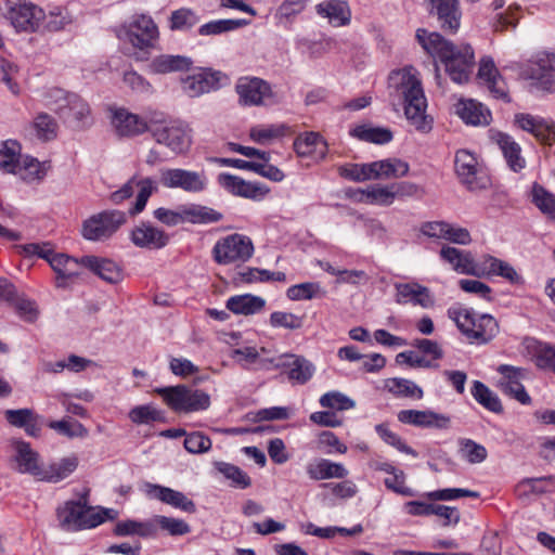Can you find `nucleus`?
Returning a JSON list of instances; mask_svg holds the SVG:
<instances>
[{
  "mask_svg": "<svg viewBox=\"0 0 555 555\" xmlns=\"http://www.w3.org/2000/svg\"><path fill=\"white\" fill-rule=\"evenodd\" d=\"M416 39L431 56H438L451 79L456 83L468 80L474 66V51L470 46H454L438 33L417 29Z\"/></svg>",
  "mask_w": 555,
  "mask_h": 555,
  "instance_id": "nucleus-1",
  "label": "nucleus"
},
{
  "mask_svg": "<svg viewBox=\"0 0 555 555\" xmlns=\"http://www.w3.org/2000/svg\"><path fill=\"white\" fill-rule=\"evenodd\" d=\"M389 85L402 99L404 115L410 124L420 131H429L433 119L426 114L427 100L418 72L412 66L392 72L389 76Z\"/></svg>",
  "mask_w": 555,
  "mask_h": 555,
  "instance_id": "nucleus-2",
  "label": "nucleus"
},
{
  "mask_svg": "<svg viewBox=\"0 0 555 555\" xmlns=\"http://www.w3.org/2000/svg\"><path fill=\"white\" fill-rule=\"evenodd\" d=\"M89 490H85L78 500H68L55 511L59 526L65 531L92 529L106 519H115L117 512L112 508H96L88 505Z\"/></svg>",
  "mask_w": 555,
  "mask_h": 555,
  "instance_id": "nucleus-3",
  "label": "nucleus"
},
{
  "mask_svg": "<svg viewBox=\"0 0 555 555\" xmlns=\"http://www.w3.org/2000/svg\"><path fill=\"white\" fill-rule=\"evenodd\" d=\"M150 133L156 143L175 154L185 153L191 146V130L182 121L168 119L162 112H150Z\"/></svg>",
  "mask_w": 555,
  "mask_h": 555,
  "instance_id": "nucleus-4",
  "label": "nucleus"
},
{
  "mask_svg": "<svg viewBox=\"0 0 555 555\" xmlns=\"http://www.w3.org/2000/svg\"><path fill=\"white\" fill-rule=\"evenodd\" d=\"M448 317L472 343L486 344L499 332L498 322L490 314H476L466 308H450Z\"/></svg>",
  "mask_w": 555,
  "mask_h": 555,
  "instance_id": "nucleus-5",
  "label": "nucleus"
},
{
  "mask_svg": "<svg viewBox=\"0 0 555 555\" xmlns=\"http://www.w3.org/2000/svg\"><path fill=\"white\" fill-rule=\"evenodd\" d=\"M49 104L56 114L75 128H82L90 124V105L78 94L53 88L48 93Z\"/></svg>",
  "mask_w": 555,
  "mask_h": 555,
  "instance_id": "nucleus-6",
  "label": "nucleus"
},
{
  "mask_svg": "<svg viewBox=\"0 0 555 555\" xmlns=\"http://www.w3.org/2000/svg\"><path fill=\"white\" fill-rule=\"evenodd\" d=\"M26 256H38L46 259L56 273V286L63 287L66 282L77 278L85 268L82 257L78 260L64 254H55L49 243H30L23 247Z\"/></svg>",
  "mask_w": 555,
  "mask_h": 555,
  "instance_id": "nucleus-7",
  "label": "nucleus"
},
{
  "mask_svg": "<svg viewBox=\"0 0 555 555\" xmlns=\"http://www.w3.org/2000/svg\"><path fill=\"white\" fill-rule=\"evenodd\" d=\"M166 404L176 412H195L207 410L210 405V397L203 390L191 389L184 385L156 389Z\"/></svg>",
  "mask_w": 555,
  "mask_h": 555,
  "instance_id": "nucleus-8",
  "label": "nucleus"
},
{
  "mask_svg": "<svg viewBox=\"0 0 555 555\" xmlns=\"http://www.w3.org/2000/svg\"><path fill=\"white\" fill-rule=\"evenodd\" d=\"M126 221V212L121 210H103L83 221L81 234L89 241H105L112 237Z\"/></svg>",
  "mask_w": 555,
  "mask_h": 555,
  "instance_id": "nucleus-9",
  "label": "nucleus"
},
{
  "mask_svg": "<svg viewBox=\"0 0 555 555\" xmlns=\"http://www.w3.org/2000/svg\"><path fill=\"white\" fill-rule=\"evenodd\" d=\"M254 254V244L251 240L242 234H231L219 240L212 248L214 260L219 264H229L232 262H245Z\"/></svg>",
  "mask_w": 555,
  "mask_h": 555,
  "instance_id": "nucleus-10",
  "label": "nucleus"
},
{
  "mask_svg": "<svg viewBox=\"0 0 555 555\" xmlns=\"http://www.w3.org/2000/svg\"><path fill=\"white\" fill-rule=\"evenodd\" d=\"M135 188H138L139 192L134 204L129 208V215H139L144 210L150 196L157 191L156 183L152 178L146 177L139 179L137 176L131 177L120 189L111 193V203L119 205L126 199H129L133 195Z\"/></svg>",
  "mask_w": 555,
  "mask_h": 555,
  "instance_id": "nucleus-11",
  "label": "nucleus"
},
{
  "mask_svg": "<svg viewBox=\"0 0 555 555\" xmlns=\"http://www.w3.org/2000/svg\"><path fill=\"white\" fill-rule=\"evenodd\" d=\"M4 16L17 31L34 33L44 20V11L25 0L5 2Z\"/></svg>",
  "mask_w": 555,
  "mask_h": 555,
  "instance_id": "nucleus-12",
  "label": "nucleus"
},
{
  "mask_svg": "<svg viewBox=\"0 0 555 555\" xmlns=\"http://www.w3.org/2000/svg\"><path fill=\"white\" fill-rule=\"evenodd\" d=\"M125 28L126 39L133 48L142 51L156 48L159 31L151 16H134Z\"/></svg>",
  "mask_w": 555,
  "mask_h": 555,
  "instance_id": "nucleus-13",
  "label": "nucleus"
},
{
  "mask_svg": "<svg viewBox=\"0 0 555 555\" xmlns=\"http://www.w3.org/2000/svg\"><path fill=\"white\" fill-rule=\"evenodd\" d=\"M159 175L162 185L168 189H181L189 193H199L207 186V179L203 172L180 168H164Z\"/></svg>",
  "mask_w": 555,
  "mask_h": 555,
  "instance_id": "nucleus-14",
  "label": "nucleus"
},
{
  "mask_svg": "<svg viewBox=\"0 0 555 555\" xmlns=\"http://www.w3.org/2000/svg\"><path fill=\"white\" fill-rule=\"evenodd\" d=\"M554 72L555 54L540 53L537 55L535 60L530 63L528 68L524 72V75L527 79L532 80V85L538 89L553 93L555 92Z\"/></svg>",
  "mask_w": 555,
  "mask_h": 555,
  "instance_id": "nucleus-15",
  "label": "nucleus"
},
{
  "mask_svg": "<svg viewBox=\"0 0 555 555\" xmlns=\"http://www.w3.org/2000/svg\"><path fill=\"white\" fill-rule=\"evenodd\" d=\"M274 367L280 369L293 385H305L313 376L315 367L302 356L285 353L275 359Z\"/></svg>",
  "mask_w": 555,
  "mask_h": 555,
  "instance_id": "nucleus-16",
  "label": "nucleus"
},
{
  "mask_svg": "<svg viewBox=\"0 0 555 555\" xmlns=\"http://www.w3.org/2000/svg\"><path fill=\"white\" fill-rule=\"evenodd\" d=\"M496 371L502 375L499 385L501 390L521 404H530L531 398L527 393L521 380L527 378L528 370L507 364H501Z\"/></svg>",
  "mask_w": 555,
  "mask_h": 555,
  "instance_id": "nucleus-17",
  "label": "nucleus"
},
{
  "mask_svg": "<svg viewBox=\"0 0 555 555\" xmlns=\"http://www.w3.org/2000/svg\"><path fill=\"white\" fill-rule=\"evenodd\" d=\"M227 76L221 72L211 69H202L198 73L190 75L182 79L183 92L190 98H197L221 86Z\"/></svg>",
  "mask_w": 555,
  "mask_h": 555,
  "instance_id": "nucleus-18",
  "label": "nucleus"
},
{
  "mask_svg": "<svg viewBox=\"0 0 555 555\" xmlns=\"http://www.w3.org/2000/svg\"><path fill=\"white\" fill-rule=\"evenodd\" d=\"M235 90L240 103L245 106L261 105L264 99L271 96L269 83L258 77H241Z\"/></svg>",
  "mask_w": 555,
  "mask_h": 555,
  "instance_id": "nucleus-19",
  "label": "nucleus"
},
{
  "mask_svg": "<svg viewBox=\"0 0 555 555\" xmlns=\"http://www.w3.org/2000/svg\"><path fill=\"white\" fill-rule=\"evenodd\" d=\"M218 183L233 195L255 201L262 199L269 193V189L262 183L245 181L227 172L218 176Z\"/></svg>",
  "mask_w": 555,
  "mask_h": 555,
  "instance_id": "nucleus-20",
  "label": "nucleus"
},
{
  "mask_svg": "<svg viewBox=\"0 0 555 555\" xmlns=\"http://www.w3.org/2000/svg\"><path fill=\"white\" fill-rule=\"evenodd\" d=\"M170 236L164 230L150 222H141L130 232V241L139 248L157 250L169 243Z\"/></svg>",
  "mask_w": 555,
  "mask_h": 555,
  "instance_id": "nucleus-21",
  "label": "nucleus"
},
{
  "mask_svg": "<svg viewBox=\"0 0 555 555\" xmlns=\"http://www.w3.org/2000/svg\"><path fill=\"white\" fill-rule=\"evenodd\" d=\"M455 171L461 181L472 190L485 189L488 184L487 178L478 177V162L476 157L466 150L457 151L455 154Z\"/></svg>",
  "mask_w": 555,
  "mask_h": 555,
  "instance_id": "nucleus-22",
  "label": "nucleus"
},
{
  "mask_svg": "<svg viewBox=\"0 0 555 555\" xmlns=\"http://www.w3.org/2000/svg\"><path fill=\"white\" fill-rule=\"evenodd\" d=\"M112 125L119 137H135L150 132V113L143 118L125 108H119L113 114Z\"/></svg>",
  "mask_w": 555,
  "mask_h": 555,
  "instance_id": "nucleus-23",
  "label": "nucleus"
},
{
  "mask_svg": "<svg viewBox=\"0 0 555 555\" xmlns=\"http://www.w3.org/2000/svg\"><path fill=\"white\" fill-rule=\"evenodd\" d=\"M146 495L157 499L160 502L168 504L182 512L193 514L196 512L195 503L189 499L183 492L173 490L160 485L146 482L144 485Z\"/></svg>",
  "mask_w": 555,
  "mask_h": 555,
  "instance_id": "nucleus-24",
  "label": "nucleus"
},
{
  "mask_svg": "<svg viewBox=\"0 0 555 555\" xmlns=\"http://www.w3.org/2000/svg\"><path fill=\"white\" fill-rule=\"evenodd\" d=\"M478 78L487 86L490 93L495 99L509 102L506 82L496 69L494 62L490 57H483L480 61Z\"/></svg>",
  "mask_w": 555,
  "mask_h": 555,
  "instance_id": "nucleus-25",
  "label": "nucleus"
},
{
  "mask_svg": "<svg viewBox=\"0 0 555 555\" xmlns=\"http://www.w3.org/2000/svg\"><path fill=\"white\" fill-rule=\"evenodd\" d=\"M396 288V302L399 305L413 304L422 308H431L435 304L430 291L416 282L411 283H397Z\"/></svg>",
  "mask_w": 555,
  "mask_h": 555,
  "instance_id": "nucleus-26",
  "label": "nucleus"
},
{
  "mask_svg": "<svg viewBox=\"0 0 555 555\" xmlns=\"http://www.w3.org/2000/svg\"><path fill=\"white\" fill-rule=\"evenodd\" d=\"M440 257L448 262L452 269L462 274L482 276L480 263H477L472 254L451 246H444L440 250Z\"/></svg>",
  "mask_w": 555,
  "mask_h": 555,
  "instance_id": "nucleus-27",
  "label": "nucleus"
},
{
  "mask_svg": "<svg viewBox=\"0 0 555 555\" xmlns=\"http://www.w3.org/2000/svg\"><path fill=\"white\" fill-rule=\"evenodd\" d=\"M491 140L501 150L507 166L515 172L526 167V160L521 156L520 145L508 134L496 131L492 132Z\"/></svg>",
  "mask_w": 555,
  "mask_h": 555,
  "instance_id": "nucleus-28",
  "label": "nucleus"
},
{
  "mask_svg": "<svg viewBox=\"0 0 555 555\" xmlns=\"http://www.w3.org/2000/svg\"><path fill=\"white\" fill-rule=\"evenodd\" d=\"M294 149L298 156L312 157L322 160L327 154L326 141L317 132H306L294 141Z\"/></svg>",
  "mask_w": 555,
  "mask_h": 555,
  "instance_id": "nucleus-29",
  "label": "nucleus"
},
{
  "mask_svg": "<svg viewBox=\"0 0 555 555\" xmlns=\"http://www.w3.org/2000/svg\"><path fill=\"white\" fill-rule=\"evenodd\" d=\"M398 421L416 427H447L449 418L436 412L425 410H402L398 413Z\"/></svg>",
  "mask_w": 555,
  "mask_h": 555,
  "instance_id": "nucleus-30",
  "label": "nucleus"
},
{
  "mask_svg": "<svg viewBox=\"0 0 555 555\" xmlns=\"http://www.w3.org/2000/svg\"><path fill=\"white\" fill-rule=\"evenodd\" d=\"M370 180L401 178L408 175L409 164L399 158H386L367 164Z\"/></svg>",
  "mask_w": 555,
  "mask_h": 555,
  "instance_id": "nucleus-31",
  "label": "nucleus"
},
{
  "mask_svg": "<svg viewBox=\"0 0 555 555\" xmlns=\"http://www.w3.org/2000/svg\"><path fill=\"white\" fill-rule=\"evenodd\" d=\"M193 61L184 55L160 54L155 56L149 64V70L153 74L166 75L170 73L188 72Z\"/></svg>",
  "mask_w": 555,
  "mask_h": 555,
  "instance_id": "nucleus-32",
  "label": "nucleus"
},
{
  "mask_svg": "<svg viewBox=\"0 0 555 555\" xmlns=\"http://www.w3.org/2000/svg\"><path fill=\"white\" fill-rule=\"evenodd\" d=\"M480 271L483 275H498L507 280L512 284H522V276L508 262L487 255L480 262Z\"/></svg>",
  "mask_w": 555,
  "mask_h": 555,
  "instance_id": "nucleus-33",
  "label": "nucleus"
},
{
  "mask_svg": "<svg viewBox=\"0 0 555 555\" xmlns=\"http://www.w3.org/2000/svg\"><path fill=\"white\" fill-rule=\"evenodd\" d=\"M85 268L96 274L103 281L108 283H118L122 279L120 268L109 259L99 258L96 256L82 257Z\"/></svg>",
  "mask_w": 555,
  "mask_h": 555,
  "instance_id": "nucleus-34",
  "label": "nucleus"
},
{
  "mask_svg": "<svg viewBox=\"0 0 555 555\" xmlns=\"http://www.w3.org/2000/svg\"><path fill=\"white\" fill-rule=\"evenodd\" d=\"M430 3L441 23V28L452 33L456 31L461 17L457 0H430Z\"/></svg>",
  "mask_w": 555,
  "mask_h": 555,
  "instance_id": "nucleus-35",
  "label": "nucleus"
},
{
  "mask_svg": "<svg viewBox=\"0 0 555 555\" xmlns=\"http://www.w3.org/2000/svg\"><path fill=\"white\" fill-rule=\"evenodd\" d=\"M307 474L312 480L345 479L349 472L341 463L320 459L307 466Z\"/></svg>",
  "mask_w": 555,
  "mask_h": 555,
  "instance_id": "nucleus-36",
  "label": "nucleus"
},
{
  "mask_svg": "<svg viewBox=\"0 0 555 555\" xmlns=\"http://www.w3.org/2000/svg\"><path fill=\"white\" fill-rule=\"evenodd\" d=\"M317 12L335 26H343L350 21V10L346 1L327 0L317 5Z\"/></svg>",
  "mask_w": 555,
  "mask_h": 555,
  "instance_id": "nucleus-37",
  "label": "nucleus"
},
{
  "mask_svg": "<svg viewBox=\"0 0 555 555\" xmlns=\"http://www.w3.org/2000/svg\"><path fill=\"white\" fill-rule=\"evenodd\" d=\"M456 113L463 121L474 126L488 125L491 118L490 112L474 100L460 101L456 104Z\"/></svg>",
  "mask_w": 555,
  "mask_h": 555,
  "instance_id": "nucleus-38",
  "label": "nucleus"
},
{
  "mask_svg": "<svg viewBox=\"0 0 555 555\" xmlns=\"http://www.w3.org/2000/svg\"><path fill=\"white\" fill-rule=\"evenodd\" d=\"M266 306V300L251 294L232 296L227 301V308L235 314H255Z\"/></svg>",
  "mask_w": 555,
  "mask_h": 555,
  "instance_id": "nucleus-39",
  "label": "nucleus"
},
{
  "mask_svg": "<svg viewBox=\"0 0 555 555\" xmlns=\"http://www.w3.org/2000/svg\"><path fill=\"white\" fill-rule=\"evenodd\" d=\"M183 222L209 224L219 222L223 216L221 212L203 205L191 204L182 206Z\"/></svg>",
  "mask_w": 555,
  "mask_h": 555,
  "instance_id": "nucleus-40",
  "label": "nucleus"
},
{
  "mask_svg": "<svg viewBox=\"0 0 555 555\" xmlns=\"http://www.w3.org/2000/svg\"><path fill=\"white\" fill-rule=\"evenodd\" d=\"M555 489V476H543L538 478H525L516 486L518 498H528L531 494H543Z\"/></svg>",
  "mask_w": 555,
  "mask_h": 555,
  "instance_id": "nucleus-41",
  "label": "nucleus"
},
{
  "mask_svg": "<svg viewBox=\"0 0 555 555\" xmlns=\"http://www.w3.org/2000/svg\"><path fill=\"white\" fill-rule=\"evenodd\" d=\"M78 466V459L76 455H70L61 459L56 463H52L49 467L42 470L41 480L48 482H59L67 478Z\"/></svg>",
  "mask_w": 555,
  "mask_h": 555,
  "instance_id": "nucleus-42",
  "label": "nucleus"
},
{
  "mask_svg": "<svg viewBox=\"0 0 555 555\" xmlns=\"http://www.w3.org/2000/svg\"><path fill=\"white\" fill-rule=\"evenodd\" d=\"M16 461L20 472L31 474L40 479L43 469L38 464V453L31 450L29 443L16 442Z\"/></svg>",
  "mask_w": 555,
  "mask_h": 555,
  "instance_id": "nucleus-43",
  "label": "nucleus"
},
{
  "mask_svg": "<svg viewBox=\"0 0 555 555\" xmlns=\"http://www.w3.org/2000/svg\"><path fill=\"white\" fill-rule=\"evenodd\" d=\"M21 145L14 140L2 142L0 147V169L7 173H16L22 162Z\"/></svg>",
  "mask_w": 555,
  "mask_h": 555,
  "instance_id": "nucleus-44",
  "label": "nucleus"
},
{
  "mask_svg": "<svg viewBox=\"0 0 555 555\" xmlns=\"http://www.w3.org/2000/svg\"><path fill=\"white\" fill-rule=\"evenodd\" d=\"M155 531L153 522L132 519L118 521L114 528V533L118 537L139 535L145 538L153 535Z\"/></svg>",
  "mask_w": 555,
  "mask_h": 555,
  "instance_id": "nucleus-45",
  "label": "nucleus"
},
{
  "mask_svg": "<svg viewBox=\"0 0 555 555\" xmlns=\"http://www.w3.org/2000/svg\"><path fill=\"white\" fill-rule=\"evenodd\" d=\"M199 22L197 13L190 8H180L171 12L169 16V28L172 31H188Z\"/></svg>",
  "mask_w": 555,
  "mask_h": 555,
  "instance_id": "nucleus-46",
  "label": "nucleus"
},
{
  "mask_svg": "<svg viewBox=\"0 0 555 555\" xmlns=\"http://www.w3.org/2000/svg\"><path fill=\"white\" fill-rule=\"evenodd\" d=\"M472 395L475 400L487 410L493 413H501L503 411L499 397L483 383L475 380L472 388Z\"/></svg>",
  "mask_w": 555,
  "mask_h": 555,
  "instance_id": "nucleus-47",
  "label": "nucleus"
},
{
  "mask_svg": "<svg viewBox=\"0 0 555 555\" xmlns=\"http://www.w3.org/2000/svg\"><path fill=\"white\" fill-rule=\"evenodd\" d=\"M385 387L397 397L422 399L424 396L421 387L405 378H389L386 380Z\"/></svg>",
  "mask_w": 555,
  "mask_h": 555,
  "instance_id": "nucleus-48",
  "label": "nucleus"
},
{
  "mask_svg": "<svg viewBox=\"0 0 555 555\" xmlns=\"http://www.w3.org/2000/svg\"><path fill=\"white\" fill-rule=\"evenodd\" d=\"M231 358L235 360V362L241 365L243 369L249 370L253 365H257L259 369L267 367V360H262L259 358V352L255 347H242L233 349L231 352ZM273 360H270L269 363H273Z\"/></svg>",
  "mask_w": 555,
  "mask_h": 555,
  "instance_id": "nucleus-49",
  "label": "nucleus"
},
{
  "mask_svg": "<svg viewBox=\"0 0 555 555\" xmlns=\"http://www.w3.org/2000/svg\"><path fill=\"white\" fill-rule=\"evenodd\" d=\"M46 173L47 170L43 164L36 158L26 156L22 159L15 175H18L23 181L31 183L42 180Z\"/></svg>",
  "mask_w": 555,
  "mask_h": 555,
  "instance_id": "nucleus-50",
  "label": "nucleus"
},
{
  "mask_svg": "<svg viewBox=\"0 0 555 555\" xmlns=\"http://www.w3.org/2000/svg\"><path fill=\"white\" fill-rule=\"evenodd\" d=\"M351 134L362 141L376 144H385L391 141L392 133L389 129L369 126H357L351 130Z\"/></svg>",
  "mask_w": 555,
  "mask_h": 555,
  "instance_id": "nucleus-51",
  "label": "nucleus"
},
{
  "mask_svg": "<svg viewBox=\"0 0 555 555\" xmlns=\"http://www.w3.org/2000/svg\"><path fill=\"white\" fill-rule=\"evenodd\" d=\"M532 203L548 219L555 221V195L542 185L534 183L532 186Z\"/></svg>",
  "mask_w": 555,
  "mask_h": 555,
  "instance_id": "nucleus-52",
  "label": "nucleus"
},
{
  "mask_svg": "<svg viewBox=\"0 0 555 555\" xmlns=\"http://www.w3.org/2000/svg\"><path fill=\"white\" fill-rule=\"evenodd\" d=\"M515 124L524 131L533 134L540 142L543 141V133L546 129V119L530 114H516Z\"/></svg>",
  "mask_w": 555,
  "mask_h": 555,
  "instance_id": "nucleus-53",
  "label": "nucleus"
},
{
  "mask_svg": "<svg viewBox=\"0 0 555 555\" xmlns=\"http://www.w3.org/2000/svg\"><path fill=\"white\" fill-rule=\"evenodd\" d=\"M49 427L69 439L86 438L89 434L88 429L81 423L72 418L51 421Z\"/></svg>",
  "mask_w": 555,
  "mask_h": 555,
  "instance_id": "nucleus-54",
  "label": "nucleus"
},
{
  "mask_svg": "<svg viewBox=\"0 0 555 555\" xmlns=\"http://www.w3.org/2000/svg\"><path fill=\"white\" fill-rule=\"evenodd\" d=\"M128 416L130 421L137 425L164 421L163 412L151 404L134 406L130 410Z\"/></svg>",
  "mask_w": 555,
  "mask_h": 555,
  "instance_id": "nucleus-55",
  "label": "nucleus"
},
{
  "mask_svg": "<svg viewBox=\"0 0 555 555\" xmlns=\"http://www.w3.org/2000/svg\"><path fill=\"white\" fill-rule=\"evenodd\" d=\"M245 24H246V22L243 20L211 21L209 23L202 25L198 28V34L201 36L220 35L223 33L235 30Z\"/></svg>",
  "mask_w": 555,
  "mask_h": 555,
  "instance_id": "nucleus-56",
  "label": "nucleus"
},
{
  "mask_svg": "<svg viewBox=\"0 0 555 555\" xmlns=\"http://www.w3.org/2000/svg\"><path fill=\"white\" fill-rule=\"evenodd\" d=\"M153 524L170 535H184L191 531L189 524L179 518L157 515L154 517Z\"/></svg>",
  "mask_w": 555,
  "mask_h": 555,
  "instance_id": "nucleus-57",
  "label": "nucleus"
},
{
  "mask_svg": "<svg viewBox=\"0 0 555 555\" xmlns=\"http://www.w3.org/2000/svg\"><path fill=\"white\" fill-rule=\"evenodd\" d=\"M533 359L539 369L555 373V346L542 343L537 344Z\"/></svg>",
  "mask_w": 555,
  "mask_h": 555,
  "instance_id": "nucleus-58",
  "label": "nucleus"
},
{
  "mask_svg": "<svg viewBox=\"0 0 555 555\" xmlns=\"http://www.w3.org/2000/svg\"><path fill=\"white\" fill-rule=\"evenodd\" d=\"M215 465L219 473L233 481L234 486L242 489L250 486V478L240 467L224 462H217Z\"/></svg>",
  "mask_w": 555,
  "mask_h": 555,
  "instance_id": "nucleus-59",
  "label": "nucleus"
},
{
  "mask_svg": "<svg viewBox=\"0 0 555 555\" xmlns=\"http://www.w3.org/2000/svg\"><path fill=\"white\" fill-rule=\"evenodd\" d=\"M375 430L386 443L392 446L398 451L412 455L414 457L418 456V453L414 449L409 447L397 434L391 431L388 428V426L384 424H378L375 426Z\"/></svg>",
  "mask_w": 555,
  "mask_h": 555,
  "instance_id": "nucleus-60",
  "label": "nucleus"
},
{
  "mask_svg": "<svg viewBox=\"0 0 555 555\" xmlns=\"http://www.w3.org/2000/svg\"><path fill=\"white\" fill-rule=\"evenodd\" d=\"M270 325L286 330H298L304 325V317L292 312L274 311L270 315Z\"/></svg>",
  "mask_w": 555,
  "mask_h": 555,
  "instance_id": "nucleus-61",
  "label": "nucleus"
},
{
  "mask_svg": "<svg viewBox=\"0 0 555 555\" xmlns=\"http://www.w3.org/2000/svg\"><path fill=\"white\" fill-rule=\"evenodd\" d=\"M44 27L49 31H60L65 28L66 25L72 23V16L65 8H54L44 17Z\"/></svg>",
  "mask_w": 555,
  "mask_h": 555,
  "instance_id": "nucleus-62",
  "label": "nucleus"
},
{
  "mask_svg": "<svg viewBox=\"0 0 555 555\" xmlns=\"http://www.w3.org/2000/svg\"><path fill=\"white\" fill-rule=\"evenodd\" d=\"M320 291L321 287L319 283L306 282L291 286L286 294L292 300H310L317 297Z\"/></svg>",
  "mask_w": 555,
  "mask_h": 555,
  "instance_id": "nucleus-63",
  "label": "nucleus"
},
{
  "mask_svg": "<svg viewBox=\"0 0 555 555\" xmlns=\"http://www.w3.org/2000/svg\"><path fill=\"white\" fill-rule=\"evenodd\" d=\"M461 456L472 464L481 463L487 459V450L483 446L476 443L470 439L461 442Z\"/></svg>",
  "mask_w": 555,
  "mask_h": 555,
  "instance_id": "nucleus-64",
  "label": "nucleus"
}]
</instances>
